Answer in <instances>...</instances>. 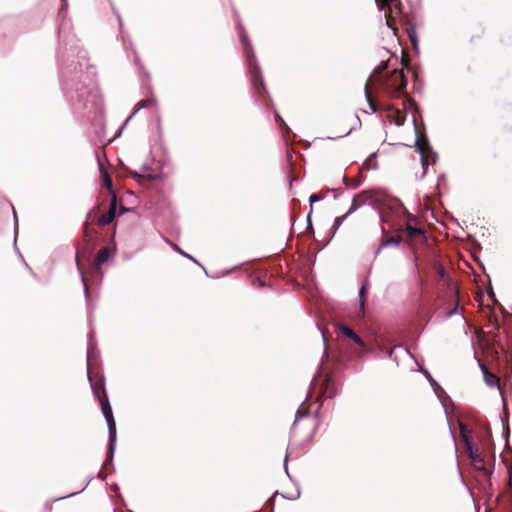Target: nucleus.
Instances as JSON below:
<instances>
[{"instance_id": "f257e3e1", "label": "nucleus", "mask_w": 512, "mask_h": 512, "mask_svg": "<svg viewBox=\"0 0 512 512\" xmlns=\"http://www.w3.org/2000/svg\"><path fill=\"white\" fill-rule=\"evenodd\" d=\"M387 62H381L373 71L372 76L369 78L365 85V95L368 105L372 112L377 111V104L372 99L370 92V84H379L383 91L390 97H401L406 93L407 79L403 70L394 69L391 73L382 77V72L387 69Z\"/></svg>"}, {"instance_id": "f03ea898", "label": "nucleus", "mask_w": 512, "mask_h": 512, "mask_svg": "<svg viewBox=\"0 0 512 512\" xmlns=\"http://www.w3.org/2000/svg\"><path fill=\"white\" fill-rule=\"evenodd\" d=\"M109 429V452L112 454L116 442V423L108 397L98 400Z\"/></svg>"}, {"instance_id": "7ed1b4c3", "label": "nucleus", "mask_w": 512, "mask_h": 512, "mask_svg": "<svg viewBox=\"0 0 512 512\" xmlns=\"http://www.w3.org/2000/svg\"><path fill=\"white\" fill-rule=\"evenodd\" d=\"M91 217H92V211L88 213L86 217V222L84 224L83 228V242L85 247L83 250H85V253L89 254L94 248L95 241H96V235L97 231L95 228L91 225Z\"/></svg>"}, {"instance_id": "20e7f679", "label": "nucleus", "mask_w": 512, "mask_h": 512, "mask_svg": "<svg viewBox=\"0 0 512 512\" xmlns=\"http://www.w3.org/2000/svg\"><path fill=\"white\" fill-rule=\"evenodd\" d=\"M248 65L255 90L259 95L266 94V89L261 75V70L256 63V60L252 57H249Z\"/></svg>"}, {"instance_id": "39448f33", "label": "nucleus", "mask_w": 512, "mask_h": 512, "mask_svg": "<svg viewBox=\"0 0 512 512\" xmlns=\"http://www.w3.org/2000/svg\"><path fill=\"white\" fill-rule=\"evenodd\" d=\"M417 147L421 153V163L424 169L431 163L435 162V155L432 152V149L428 143L426 137H422L417 140Z\"/></svg>"}, {"instance_id": "423d86ee", "label": "nucleus", "mask_w": 512, "mask_h": 512, "mask_svg": "<svg viewBox=\"0 0 512 512\" xmlns=\"http://www.w3.org/2000/svg\"><path fill=\"white\" fill-rule=\"evenodd\" d=\"M88 378L91 384L93 394L97 398V400L107 398L108 396L105 390L104 378L99 375H93L90 372L88 373Z\"/></svg>"}, {"instance_id": "0eeeda50", "label": "nucleus", "mask_w": 512, "mask_h": 512, "mask_svg": "<svg viewBox=\"0 0 512 512\" xmlns=\"http://www.w3.org/2000/svg\"><path fill=\"white\" fill-rule=\"evenodd\" d=\"M412 221H416V219L413 216L409 215V219L405 225L404 228L402 227H395L394 225H390V228H394L396 231H404L406 233V236L409 241H412L416 239L419 236H422L424 234V230L421 228H417L412 225Z\"/></svg>"}, {"instance_id": "6e6552de", "label": "nucleus", "mask_w": 512, "mask_h": 512, "mask_svg": "<svg viewBox=\"0 0 512 512\" xmlns=\"http://www.w3.org/2000/svg\"><path fill=\"white\" fill-rule=\"evenodd\" d=\"M116 209H117V199H116V196L113 195L112 199L110 201V204H109L108 211L98 218V221H97L98 224L100 226H105V225L110 224L116 216Z\"/></svg>"}, {"instance_id": "1a4fd4ad", "label": "nucleus", "mask_w": 512, "mask_h": 512, "mask_svg": "<svg viewBox=\"0 0 512 512\" xmlns=\"http://www.w3.org/2000/svg\"><path fill=\"white\" fill-rule=\"evenodd\" d=\"M337 394L335 383L330 377H325L320 387V398H333Z\"/></svg>"}, {"instance_id": "9d476101", "label": "nucleus", "mask_w": 512, "mask_h": 512, "mask_svg": "<svg viewBox=\"0 0 512 512\" xmlns=\"http://www.w3.org/2000/svg\"><path fill=\"white\" fill-rule=\"evenodd\" d=\"M402 241V236L400 234H397L395 236H383L380 242L379 247L377 248L375 255L378 256L382 250L383 247H386L388 245H399Z\"/></svg>"}, {"instance_id": "9b49d317", "label": "nucleus", "mask_w": 512, "mask_h": 512, "mask_svg": "<svg viewBox=\"0 0 512 512\" xmlns=\"http://www.w3.org/2000/svg\"><path fill=\"white\" fill-rule=\"evenodd\" d=\"M380 9H388L392 8V13L396 11L397 13L401 12V2L400 0H376Z\"/></svg>"}, {"instance_id": "f8f14e48", "label": "nucleus", "mask_w": 512, "mask_h": 512, "mask_svg": "<svg viewBox=\"0 0 512 512\" xmlns=\"http://www.w3.org/2000/svg\"><path fill=\"white\" fill-rule=\"evenodd\" d=\"M340 330L343 335L346 337L352 339L355 343H357L360 346H364L363 340L348 326L342 325L340 327Z\"/></svg>"}, {"instance_id": "ddd939ff", "label": "nucleus", "mask_w": 512, "mask_h": 512, "mask_svg": "<svg viewBox=\"0 0 512 512\" xmlns=\"http://www.w3.org/2000/svg\"><path fill=\"white\" fill-rule=\"evenodd\" d=\"M109 255V247H103L99 250V252L95 256V265L97 266V268H100V266L108 260Z\"/></svg>"}, {"instance_id": "4468645a", "label": "nucleus", "mask_w": 512, "mask_h": 512, "mask_svg": "<svg viewBox=\"0 0 512 512\" xmlns=\"http://www.w3.org/2000/svg\"><path fill=\"white\" fill-rule=\"evenodd\" d=\"M131 176L133 179H135L141 185H145L147 182L154 181L157 178L156 174H151V173L142 175L137 172H133V173H131Z\"/></svg>"}, {"instance_id": "2eb2a0df", "label": "nucleus", "mask_w": 512, "mask_h": 512, "mask_svg": "<svg viewBox=\"0 0 512 512\" xmlns=\"http://www.w3.org/2000/svg\"><path fill=\"white\" fill-rule=\"evenodd\" d=\"M368 199V195L366 192H362L358 195H356L354 198H353V201H352V204H351V207H350V210L347 214L355 211L358 207H360L363 203H365V201Z\"/></svg>"}, {"instance_id": "dca6fc26", "label": "nucleus", "mask_w": 512, "mask_h": 512, "mask_svg": "<svg viewBox=\"0 0 512 512\" xmlns=\"http://www.w3.org/2000/svg\"><path fill=\"white\" fill-rule=\"evenodd\" d=\"M156 105V99L154 97H148L139 101L135 107L133 114L137 113L140 109L154 107Z\"/></svg>"}, {"instance_id": "f3484780", "label": "nucleus", "mask_w": 512, "mask_h": 512, "mask_svg": "<svg viewBox=\"0 0 512 512\" xmlns=\"http://www.w3.org/2000/svg\"><path fill=\"white\" fill-rule=\"evenodd\" d=\"M482 370L485 381L489 386H495L499 383V378L495 374L489 372L485 366H482Z\"/></svg>"}, {"instance_id": "a211bd4d", "label": "nucleus", "mask_w": 512, "mask_h": 512, "mask_svg": "<svg viewBox=\"0 0 512 512\" xmlns=\"http://www.w3.org/2000/svg\"><path fill=\"white\" fill-rule=\"evenodd\" d=\"M383 10H384V15H385L387 26L390 27L391 29L396 30V19L393 16L392 8L390 7L388 9H383Z\"/></svg>"}, {"instance_id": "6ab92c4d", "label": "nucleus", "mask_w": 512, "mask_h": 512, "mask_svg": "<svg viewBox=\"0 0 512 512\" xmlns=\"http://www.w3.org/2000/svg\"><path fill=\"white\" fill-rule=\"evenodd\" d=\"M100 171H101V176L103 179L104 187H106L108 190L111 191L112 190V179L102 164H100Z\"/></svg>"}, {"instance_id": "aec40b11", "label": "nucleus", "mask_w": 512, "mask_h": 512, "mask_svg": "<svg viewBox=\"0 0 512 512\" xmlns=\"http://www.w3.org/2000/svg\"><path fill=\"white\" fill-rule=\"evenodd\" d=\"M308 414H309V407L302 404L297 411L296 419L293 423V428H296L297 423L300 418L306 417V416H308Z\"/></svg>"}, {"instance_id": "412c9836", "label": "nucleus", "mask_w": 512, "mask_h": 512, "mask_svg": "<svg viewBox=\"0 0 512 512\" xmlns=\"http://www.w3.org/2000/svg\"><path fill=\"white\" fill-rule=\"evenodd\" d=\"M393 121L396 125L401 126L406 121V115L399 110L393 112Z\"/></svg>"}, {"instance_id": "4be33fe9", "label": "nucleus", "mask_w": 512, "mask_h": 512, "mask_svg": "<svg viewBox=\"0 0 512 512\" xmlns=\"http://www.w3.org/2000/svg\"><path fill=\"white\" fill-rule=\"evenodd\" d=\"M322 199V196L320 194H312L309 198L310 201V211L308 214V221H310V216L313 212V203L316 201H320Z\"/></svg>"}, {"instance_id": "5701e85b", "label": "nucleus", "mask_w": 512, "mask_h": 512, "mask_svg": "<svg viewBox=\"0 0 512 512\" xmlns=\"http://www.w3.org/2000/svg\"><path fill=\"white\" fill-rule=\"evenodd\" d=\"M365 293H366V288L363 286V287L360 289V292H359V296H360V300H361V309H363V308H364Z\"/></svg>"}, {"instance_id": "b1692460", "label": "nucleus", "mask_w": 512, "mask_h": 512, "mask_svg": "<svg viewBox=\"0 0 512 512\" xmlns=\"http://www.w3.org/2000/svg\"><path fill=\"white\" fill-rule=\"evenodd\" d=\"M347 216V214H345L344 216L342 217H337L335 219V222H334V229H338L339 226L342 224L343 220L345 219V217Z\"/></svg>"}, {"instance_id": "393cba45", "label": "nucleus", "mask_w": 512, "mask_h": 512, "mask_svg": "<svg viewBox=\"0 0 512 512\" xmlns=\"http://www.w3.org/2000/svg\"><path fill=\"white\" fill-rule=\"evenodd\" d=\"M361 177H362V175H361V173H359L358 178L351 180V185H352L354 188H355V187H357V186L360 184V182H361Z\"/></svg>"}, {"instance_id": "a878e982", "label": "nucleus", "mask_w": 512, "mask_h": 512, "mask_svg": "<svg viewBox=\"0 0 512 512\" xmlns=\"http://www.w3.org/2000/svg\"><path fill=\"white\" fill-rule=\"evenodd\" d=\"M83 253V251H80L78 250L77 253H76V263H77V266L79 268V270H81L80 268V255Z\"/></svg>"}, {"instance_id": "bb28decb", "label": "nucleus", "mask_w": 512, "mask_h": 512, "mask_svg": "<svg viewBox=\"0 0 512 512\" xmlns=\"http://www.w3.org/2000/svg\"><path fill=\"white\" fill-rule=\"evenodd\" d=\"M408 62H409V59H408L407 55H404V56L402 57V64H403V65H405V66H407V65H408Z\"/></svg>"}, {"instance_id": "cd10ccee", "label": "nucleus", "mask_w": 512, "mask_h": 512, "mask_svg": "<svg viewBox=\"0 0 512 512\" xmlns=\"http://www.w3.org/2000/svg\"><path fill=\"white\" fill-rule=\"evenodd\" d=\"M394 349H395L394 347H390L387 349L386 353L389 357H392Z\"/></svg>"}, {"instance_id": "c85d7f7f", "label": "nucleus", "mask_w": 512, "mask_h": 512, "mask_svg": "<svg viewBox=\"0 0 512 512\" xmlns=\"http://www.w3.org/2000/svg\"><path fill=\"white\" fill-rule=\"evenodd\" d=\"M382 221L383 223H389L388 216L385 213H382Z\"/></svg>"}, {"instance_id": "c756f323", "label": "nucleus", "mask_w": 512, "mask_h": 512, "mask_svg": "<svg viewBox=\"0 0 512 512\" xmlns=\"http://www.w3.org/2000/svg\"><path fill=\"white\" fill-rule=\"evenodd\" d=\"M471 457H472V459H473V461H474L475 463H481V462H483V460H482L481 458H479L478 456L474 457V456L472 455Z\"/></svg>"}, {"instance_id": "7c9ffc66", "label": "nucleus", "mask_w": 512, "mask_h": 512, "mask_svg": "<svg viewBox=\"0 0 512 512\" xmlns=\"http://www.w3.org/2000/svg\"><path fill=\"white\" fill-rule=\"evenodd\" d=\"M457 307H458V302L456 303V305H455L454 309H453V310H451V311L449 312V315L454 314V313H455V311L457 310Z\"/></svg>"}, {"instance_id": "2f4dec72", "label": "nucleus", "mask_w": 512, "mask_h": 512, "mask_svg": "<svg viewBox=\"0 0 512 512\" xmlns=\"http://www.w3.org/2000/svg\"><path fill=\"white\" fill-rule=\"evenodd\" d=\"M112 455H113V453L110 454V452L108 451V458H106V461H109V458H112Z\"/></svg>"}, {"instance_id": "473e14b6", "label": "nucleus", "mask_w": 512, "mask_h": 512, "mask_svg": "<svg viewBox=\"0 0 512 512\" xmlns=\"http://www.w3.org/2000/svg\"><path fill=\"white\" fill-rule=\"evenodd\" d=\"M454 290H455V294L458 295V293H459L458 287H454Z\"/></svg>"}, {"instance_id": "72a5a7b5", "label": "nucleus", "mask_w": 512, "mask_h": 512, "mask_svg": "<svg viewBox=\"0 0 512 512\" xmlns=\"http://www.w3.org/2000/svg\"><path fill=\"white\" fill-rule=\"evenodd\" d=\"M439 273H440V275H442V276H443V274H444V270H443L442 268H441V269H439Z\"/></svg>"}, {"instance_id": "f704fd0d", "label": "nucleus", "mask_w": 512, "mask_h": 512, "mask_svg": "<svg viewBox=\"0 0 512 512\" xmlns=\"http://www.w3.org/2000/svg\"><path fill=\"white\" fill-rule=\"evenodd\" d=\"M363 167H366L367 169H369V166L367 165V163H364Z\"/></svg>"}, {"instance_id": "c9c22d12", "label": "nucleus", "mask_w": 512, "mask_h": 512, "mask_svg": "<svg viewBox=\"0 0 512 512\" xmlns=\"http://www.w3.org/2000/svg\"><path fill=\"white\" fill-rule=\"evenodd\" d=\"M483 471H484L486 474H488V473H489V472H488V470H487V469H485V468H483Z\"/></svg>"}]
</instances>
